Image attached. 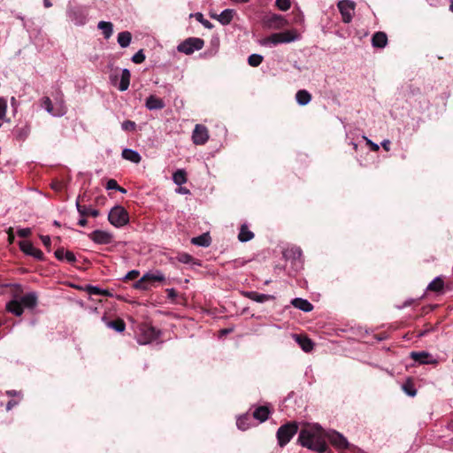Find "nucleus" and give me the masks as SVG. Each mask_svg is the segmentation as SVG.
<instances>
[{
	"mask_svg": "<svg viewBox=\"0 0 453 453\" xmlns=\"http://www.w3.org/2000/svg\"><path fill=\"white\" fill-rule=\"evenodd\" d=\"M130 77L131 73L128 69H123L121 73L120 82L119 85V89L120 91H126L130 84Z\"/></svg>",
	"mask_w": 453,
	"mask_h": 453,
	"instance_id": "28",
	"label": "nucleus"
},
{
	"mask_svg": "<svg viewBox=\"0 0 453 453\" xmlns=\"http://www.w3.org/2000/svg\"><path fill=\"white\" fill-rule=\"evenodd\" d=\"M236 426L242 431L249 429L250 426V418L248 415L239 417L236 421Z\"/></svg>",
	"mask_w": 453,
	"mask_h": 453,
	"instance_id": "34",
	"label": "nucleus"
},
{
	"mask_svg": "<svg viewBox=\"0 0 453 453\" xmlns=\"http://www.w3.org/2000/svg\"><path fill=\"white\" fill-rule=\"evenodd\" d=\"M338 8L344 23H349L353 18L355 4L352 1L342 0L338 3Z\"/></svg>",
	"mask_w": 453,
	"mask_h": 453,
	"instance_id": "8",
	"label": "nucleus"
},
{
	"mask_svg": "<svg viewBox=\"0 0 453 453\" xmlns=\"http://www.w3.org/2000/svg\"><path fill=\"white\" fill-rule=\"evenodd\" d=\"M250 297L257 303H265L266 301L273 299V296L265 295V294H259V293H256V292H251L250 294Z\"/></svg>",
	"mask_w": 453,
	"mask_h": 453,
	"instance_id": "35",
	"label": "nucleus"
},
{
	"mask_svg": "<svg viewBox=\"0 0 453 453\" xmlns=\"http://www.w3.org/2000/svg\"><path fill=\"white\" fill-rule=\"evenodd\" d=\"M381 146L385 150L388 151L390 150V142L388 140H384L381 142Z\"/></svg>",
	"mask_w": 453,
	"mask_h": 453,
	"instance_id": "60",
	"label": "nucleus"
},
{
	"mask_svg": "<svg viewBox=\"0 0 453 453\" xmlns=\"http://www.w3.org/2000/svg\"><path fill=\"white\" fill-rule=\"evenodd\" d=\"M6 311L14 314L15 316H21L23 314V306L20 301L12 300L6 303Z\"/></svg>",
	"mask_w": 453,
	"mask_h": 453,
	"instance_id": "22",
	"label": "nucleus"
},
{
	"mask_svg": "<svg viewBox=\"0 0 453 453\" xmlns=\"http://www.w3.org/2000/svg\"><path fill=\"white\" fill-rule=\"evenodd\" d=\"M42 107H43L49 113L52 115H57V113L54 112V108L52 105V102L50 97L45 96L42 99Z\"/></svg>",
	"mask_w": 453,
	"mask_h": 453,
	"instance_id": "39",
	"label": "nucleus"
},
{
	"mask_svg": "<svg viewBox=\"0 0 453 453\" xmlns=\"http://www.w3.org/2000/svg\"><path fill=\"white\" fill-rule=\"evenodd\" d=\"M298 442L309 449L324 453L327 449L326 433L318 424L309 425L301 429Z\"/></svg>",
	"mask_w": 453,
	"mask_h": 453,
	"instance_id": "1",
	"label": "nucleus"
},
{
	"mask_svg": "<svg viewBox=\"0 0 453 453\" xmlns=\"http://www.w3.org/2000/svg\"><path fill=\"white\" fill-rule=\"evenodd\" d=\"M291 304L295 308L299 309L300 311H303L304 312H309L313 310V305L308 300L299 297L294 298L291 301Z\"/></svg>",
	"mask_w": 453,
	"mask_h": 453,
	"instance_id": "20",
	"label": "nucleus"
},
{
	"mask_svg": "<svg viewBox=\"0 0 453 453\" xmlns=\"http://www.w3.org/2000/svg\"><path fill=\"white\" fill-rule=\"evenodd\" d=\"M40 239L42 240L43 245L47 248L48 250H50V237L49 235H40Z\"/></svg>",
	"mask_w": 453,
	"mask_h": 453,
	"instance_id": "52",
	"label": "nucleus"
},
{
	"mask_svg": "<svg viewBox=\"0 0 453 453\" xmlns=\"http://www.w3.org/2000/svg\"><path fill=\"white\" fill-rule=\"evenodd\" d=\"M443 288V281L440 277H436L433 281H431L427 286V290L430 291H440Z\"/></svg>",
	"mask_w": 453,
	"mask_h": 453,
	"instance_id": "36",
	"label": "nucleus"
},
{
	"mask_svg": "<svg viewBox=\"0 0 453 453\" xmlns=\"http://www.w3.org/2000/svg\"><path fill=\"white\" fill-rule=\"evenodd\" d=\"M191 243L201 247H208L211 244V237L208 233H205L192 238Z\"/></svg>",
	"mask_w": 453,
	"mask_h": 453,
	"instance_id": "29",
	"label": "nucleus"
},
{
	"mask_svg": "<svg viewBox=\"0 0 453 453\" xmlns=\"http://www.w3.org/2000/svg\"><path fill=\"white\" fill-rule=\"evenodd\" d=\"M122 157L135 164L140 163L142 160L140 154L131 149H124L122 150Z\"/></svg>",
	"mask_w": 453,
	"mask_h": 453,
	"instance_id": "27",
	"label": "nucleus"
},
{
	"mask_svg": "<svg viewBox=\"0 0 453 453\" xmlns=\"http://www.w3.org/2000/svg\"><path fill=\"white\" fill-rule=\"evenodd\" d=\"M410 357L415 361L422 365H435L437 364V359L426 351H412L410 354Z\"/></svg>",
	"mask_w": 453,
	"mask_h": 453,
	"instance_id": "12",
	"label": "nucleus"
},
{
	"mask_svg": "<svg viewBox=\"0 0 453 453\" xmlns=\"http://www.w3.org/2000/svg\"><path fill=\"white\" fill-rule=\"evenodd\" d=\"M260 45L265 47H273L280 44V41L277 38L276 33L270 35L259 41Z\"/></svg>",
	"mask_w": 453,
	"mask_h": 453,
	"instance_id": "31",
	"label": "nucleus"
},
{
	"mask_svg": "<svg viewBox=\"0 0 453 453\" xmlns=\"http://www.w3.org/2000/svg\"><path fill=\"white\" fill-rule=\"evenodd\" d=\"M108 220L112 226L121 227L129 222V214L123 206L116 205L109 212Z\"/></svg>",
	"mask_w": 453,
	"mask_h": 453,
	"instance_id": "3",
	"label": "nucleus"
},
{
	"mask_svg": "<svg viewBox=\"0 0 453 453\" xmlns=\"http://www.w3.org/2000/svg\"><path fill=\"white\" fill-rule=\"evenodd\" d=\"M365 140H366V143H367L368 145H370L371 150H372V151H378V150H379L380 147H379V145H378L377 143H375V142H372V141H371V140H369L368 138H365Z\"/></svg>",
	"mask_w": 453,
	"mask_h": 453,
	"instance_id": "55",
	"label": "nucleus"
},
{
	"mask_svg": "<svg viewBox=\"0 0 453 453\" xmlns=\"http://www.w3.org/2000/svg\"><path fill=\"white\" fill-rule=\"evenodd\" d=\"M173 180L175 184L180 186L184 183L187 182L188 179H187V173L185 170L183 169H179L177 170L173 174Z\"/></svg>",
	"mask_w": 453,
	"mask_h": 453,
	"instance_id": "33",
	"label": "nucleus"
},
{
	"mask_svg": "<svg viewBox=\"0 0 453 453\" xmlns=\"http://www.w3.org/2000/svg\"><path fill=\"white\" fill-rule=\"evenodd\" d=\"M18 404L17 401L10 400L6 404V410L11 411L14 406Z\"/></svg>",
	"mask_w": 453,
	"mask_h": 453,
	"instance_id": "58",
	"label": "nucleus"
},
{
	"mask_svg": "<svg viewBox=\"0 0 453 453\" xmlns=\"http://www.w3.org/2000/svg\"><path fill=\"white\" fill-rule=\"evenodd\" d=\"M6 394H7L8 395H10V396H15V395H19V393H18L17 391H15V390H8V391L6 392Z\"/></svg>",
	"mask_w": 453,
	"mask_h": 453,
	"instance_id": "63",
	"label": "nucleus"
},
{
	"mask_svg": "<svg viewBox=\"0 0 453 453\" xmlns=\"http://www.w3.org/2000/svg\"><path fill=\"white\" fill-rule=\"evenodd\" d=\"M86 290L89 295H101V296H110L108 290H104V289H101L98 287H95V286L89 285L87 287Z\"/></svg>",
	"mask_w": 453,
	"mask_h": 453,
	"instance_id": "37",
	"label": "nucleus"
},
{
	"mask_svg": "<svg viewBox=\"0 0 453 453\" xmlns=\"http://www.w3.org/2000/svg\"><path fill=\"white\" fill-rule=\"evenodd\" d=\"M280 43H289L298 40L299 35L296 30H286L280 33H276Z\"/></svg>",
	"mask_w": 453,
	"mask_h": 453,
	"instance_id": "16",
	"label": "nucleus"
},
{
	"mask_svg": "<svg viewBox=\"0 0 453 453\" xmlns=\"http://www.w3.org/2000/svg\"><path fill=\"white\" fill-rule=\"evenodd\" d=\"M88 237L97 244H110L113 239L111 234L103 230H95L88 234Z\"/></svg>",
	"mask_w": 453,
	"mask_h": 453,
	"instance_id": "14",
	"label": "nucleus"
},
{
	"mask_svg": "<svg viewBox=\"0 0 453 453\" xmlns=\"http://www.w3.org/2000/svg\"><path fill=\"white\" fill-rule=\"evenodd\" d=\"M178 259L183 264H189L194 260L193 257L188 253L180 254Z\"/></svg>",
	"mask_w": 453,
	"mask_h": 453,
	"instance_id": "47",
	"label": "nucleus"
},
{
	"mask_svg": "<svg viewBox=\"0 0 453 453\" xmlns=\"http://www.w3.org/2000/svg\"><path fill=\"white\" fill-rule=\"evenodd\" d=\"M403 388L405 393L411 396H414L416 395V390L409 388L407 385H403Z\"/></svg>",
	"mask_w": 453,
	"mask_h": 453,
	"instance_id": "56",
	"label": "nucleus"
},
{
	"mask_svg": "<svg viewBox=\"0 0 453 453\" xmlns=\"http://www.w3.org/2000/svg\"><path fill=\"white\" fill-rule=\"evenodd\" d=\"M264 24L271 29H280L286 26L287 20L279 14H269L264 19Z\"/></svg>",
	"mask_w": 453,
	"mask_h": 453,
	"instance_id": "9",
	"label": "nucleus"
},
{
	"mask_svg": "<svg viewBox=\"0 0 453 453\" xmlns=\"http://www.w3.org/2000/svg\"><path fill=\"white\" fill-rule=\"evenodd\" d=\"M165 280V275L161 272L145 273L139 280H137L134 287L141 290L150 289L155 282H164Z\"/></svg>",
	"mask_w": 453,
	"mask_h": 453,
	"instance_id": "4",
	"label": "nucleus"
},
{
	"mask_svg": "<svg viewBox=\"0 0 453 453\" xmlns=\"http://www.w3.org/2000/svg\"><path fill=\"white\" fill-rule=\"evenodd\" d=\"M234 14V11L228 9V23L232 20Z\"/></svg>",
	"mask_w": 453,
	"mask_h": 453,
	"instance_id": "62",
	"label": "nucleus"
},
{
	"mask_svg": "<svg viewBox=\"0 0 453 453\" xmlns=\"http://www.w3.org/2000/svg\"><path fill=\"white\" fill-rule=\"evenodd\" d=\"M296 100L299 105L304 106L311 101V95L306 89H301L296 92Z\"/></svg>",
	"mask_w": 453,
	"mask_h": 453,
	"instance_id": "24",
	"label": "nucleus"
},
{
	"mask_svg": "<svg viewBox=\"0 0 453 453\" xmlns=\"http://www.w3.org/2000/svg\"><path fill=\"white\" fill-rule=\"evenodd\" d=\"M293 337L303 351L310 352L313 349L314 343L310 338L299 334H294Z\"/></svg>",
	"mask_w": 453,
	"mask_h": 453,
	"instance_id": "19",
	"label": "nucleus"
},
{
	"mask_svg": "<svg viewBox=\"0 0 453 453\" xmlns=\"http://www.w3.org/2000/svg\"><path fill=\"white\" fill-rule=\"evenodd\" d=\"M189 17L190 18L194 17L197 21L202 23L206 28H211L212 27V24L209 20L205 19L203 18V15L201 12H196V13H194V14H190Z\"/></svg>",
	"mask_w": 453,
	"mask_h": 453,
	"instance_id": "40",
	"label": "nucleus"
},
{
	"mask_svg": "<svg viewBox=\"0 0 453 453\" xmlns=\"http://www.w3.org/2000/svg\"><path fill=\"white\" fill-rule=\"evenodd\" d=\"M204 45V41L197 37H189L180 43L177 47L180 52L187 55L192 54L195 50H201Z\"/></svg>",
	"mask_w": 453,
	"mask_h": 453,
	"instance_id": "6",
	"label": "nucleus"
},
{
	"mask_svg": "<svg viewBox=\"0 0 453 453\" xmlns=\"http://www.w3.org/2000/svg\"><path fill=\"white\" fill-rule=\"evenodd\" d=\"M139 275H140L139 271L132 270V271L127 273V274L126 275L125 279L127 280H135L136 278H138Z\"/></svg>",
	"mask_w": 453,
	"mask_h": 453,
	"instance_id": "49",
	"label": "nucleus"
},
{
	"mask_svg": "<svg viewBox=\"0 0 453 453\" xmlns=\"http://www.w3.org/2000/svg\"><path fill=\"white\" fill-rule=\"evenodd\" d=\"M132 40V35L128 31L120 32L118 35V42L122 48L127 47Z\"/></svg>",
	"mask_w": 453,
	"mask_h": 453,
	"instance_id": "32",
	"label": "nucleus"
},
{
	"mask_svg": "<svg viewBox=\"0 0 453 453\" xmlns=\"http://www.w3.org/2000/svg\"><path fill=\"white\" fill-rule=\"evenodd\" d=\"M211 17L213 19H217L222 25L226 24V9L222 11L219 15L215 12H211Z\"/></svg>",
	"mask_w": 453,
	"mask_h": 453,
	"instance_id": "41",
	"label": "nucleus"
},
{
	"mask_svg": "<svg viewBox=\"0 0 453 453\" xmlns=\"http://www.w3.org/2000/svg\"><path fill=\"white\" fill-rule=\"evenodd\" d=\"M166 292H167V296H168L169 299L174 300L177 297V292H176L175 289H173V288H167Z\"/></svg>",
	"mask_w": 453,
	"mask_h": 453,
	"instance_id": "54",
	"label": "nucleus"
},
{
	"mask_svg": "<svg viewBox=\"0 0 453 453\" xmlns=\"http://www.w3.org/2000/svg\"><path fill=\"white\" fill-rule=\"evenodd\" d=\"M19 249L26 255L31 256L39 261H44L45 257L42 251L35 247L29 241H20L19 242Z\"/></svg>",
	"mask_w": 453,
	"mask_h": 453,
	"instance_id": "7",
	"label": "nucleus"
},
{
	"mask_svg": "<svg viewBox=\"0 0 453 453\" xmlns=\"http://www.w3.org/2000/svg\"><path fill=\"white\" fill-rule=\"evenodd\" d=\"M272 411L268 405L256 407L253 411L252 416L255 419L260 423L265 422L268 419Z\"/></svg>",
	"mask_w": 453,
	"mask_h": 453,
	"instance_id": "15",
	"label": "nucleus"
},
{
	"mask_svg": "<svg viewBox=\"0 0 453 453\" xmlns=\"http://www.w3.org/2000/svg\"><path fill=\"white\" fill-rule=\"evenodd\" d=\"M145 106L150 111L162 110L163 108H165V104L163 101V99L154 95H151L146 99Z\"/></svg>",
	"mask_w": 453,
	"mask_h": 453,
	"instance_id": "18",
	"label": "nucleus"
},
{
	"mask_svg": "<svg viewBox=\"0 0 453 453\" xmlns=\"http://www.w3.org/2000/svg\"><path fill=\"white\" fill-rule=\"evenodd\" d=\"M159 336V331L154 326L149 324H142L139 326V334L137 336V342L139 344H148L157 339Z\"/></svg>",
	"mask_w": 453,
	"mask_h": 453,
	"instance_id": "5",
	"label": "nucleus"
},
{
	"mask_svg": "<svg viewBox=\"0 0 453 453\" xmlns=\"http://www.w3.org/2000/svg\"><path fill=\"white\" fill-rule=\"evenodd\" d=\"M136 128V123L132 120H126L122 123V129L125 131H134Z\"/></svg>",
	"mask_w": 453,
	"mask_h": 453,
	"instance_id": "46",
	"label": "nucleus"
},
{
	"mask_svg": "<svg viewBox=\"0 0 453 453\" xmlns=\"http://www.w3.org/2000/svg\"><path fill=\"white\" fill-rule=\"evenodd\" d=\"M145 60V55L142 50L137 51L132 58V61L135 64H141Z\"/></svg>",
	"mask_w": 453,
	"mask_h": 453,
	"instance_id": "44",
	"label": "nucleus"
},
{
	"mask_svg": "<svg viewBox=\"0 0 453 453\" xmlns=\"http://www.w3.org/2000/svg\"><path fill=\"white\" fill-rule=\"evenodd\" d=\"M65 251L64 248H62V247L58 248L54 253L56 258L60 261L65 259Z\"/></svg>",
	"mask_w": 453,
	"mask_h": 453,
	"instance_id": "51",
	"label": "nucleus"
},
{
	"mask_svg": "<svg viewBox=\"0 0 453 453\" xmlns=\"http://www.w3.org/2000/svg\"><path fill=\"white\" fill-rule=\"evenodd\" d=\"M70 19L77 26H82L87 22V11L82 7H73L68 12Z\"/></svg>",
	"mask_w": 453,
	"mask_h": 453,
	"instance_id": "10",
	"label": "nucleus"
},
{
	"mask_svg": "<svg viewBox=\"0 0 453 453\" xmlns=\"http://www.w3.org/2000/svg\"><path fill=\"white\" fill-rule=\"evenodd\" d=\"M255 234L249 229L247 224H242L238 234V240L241 242H247L254 238Z\"/></svg>",
	"mask_w": 453,
	"mask_h": 453,
	"instance_id": "23",
	"label": "nucleus"
},
{
	"mask_svg": "<svg viewBox=\"0 0 453 453\" xmlns=\"http://www.w3.org/2000/svg\"><path fill=\"white\" fill-rule=\"evenodd\" d=\"M98 29L102 30L105 39H109L113 32V25L111 22L100 21L97 25Z\"/></svg>",
	"mask_w": 453,
	"mask_h": 453,
	"instance_id": "30",
	"label": "nucleus"
},
{
	"mask_svg": "<svg viewBox=\"0 0 453 453\" xmlns=\"http://www.w3.org/2000/svg\"><path fill=\"white\" fill-rule=\"evenodd\" d=\"M208 138L209 134L207 128L203 125H196L192 134L194 143L197 145L204 144Z\"/></svg>",
	"mask_w": 453,
	"mask_h": 453,
	"instance_id": "13",
	"label": "nucleus"
},
{
	"mask_svg": "<svg viewBox=\"0 0 453 453\" xmlns=\"http://www.w3.org/2000/svg\"><path fill=\"white\" fill-rule=\"evenodd\" d=\"M103 320L105 321L108 327L112 328L119 333H122L126 329V323L120 318L111 321H106V317L104 316Z\"/></svg>",
	"mask_w": 453,
	"mask_h": 453,
	"instance_id": "26",
	"label": "nucleus"
},
{
	"mask_svg": "<svg viewBox=\"0 0 453 453\" xmlns=\"http://www.w3.org/2000/svg\"><path fill=\"white\" fill-rule=\"evenodd\" d=\"M387 42L388 37L383 32L375 33L372 38V46L376 48H384L387 45Z\"/></svg>",
	"mask_w": 453,
	"mask_h": 453,
	"instance_id": "25",
	"label": "nucleus"
},
{
	"mask_svg": "<svg viewBox=\"0 0 453 453\" xmlns=\"http://www.w3.org/2000/svg\"><path fill=\"white\" fill-rule=\"evenodd\" d=\"M276 6L280 11H288L290 8V0H276Z\"/></svg>",
	"mask_w": 453,
	"mask_h": 453,
	"instance_id": "43",
	"label": "nucleus"
},
{
	"mask_svg": "<svg viewBox=\"0 0 453 453\" xmlns=\"http://www.w3.org/2000/svg\"><path fill=\"white\" fill-rule=\"evenodd\" d=\"M7 234H8V241H9V242L12 243L14 242V238H15L12 227H10L8 229Z\"/></svg>",
	"mask_w": 453,
	"mask_h": 453,
	"instance_id": "57",
	"label": "nucleus"
},
{
	"mask_svg": "<svg viewBox=\"0 0 453 453\" xmlns=\"http://www.w3.org/2000/svg\"><path fill=\"white\" fill-rule=\"evenodd\" d=\"M7 110V100L4 97H0V119L5 117Z\"/></svg>",
	"mask_w": 453,
	"mask_h": 453,
	"instance_id": "45",
	"label": "nucleus"
},
{
	"mask_svg": "<svg viewBox=\"0 0 453 453\" xmlns=\"http://www.w3.org/2000/svg\"><path fill=\"white\" fill-rule=\"evenodd\" d=\"M65 259L68 263H70L73 265H74L75 262L77 261L75 255L72 251H69V250L65 251Z\"/></svg>",
	"mask_w": 453,
	"mask_h": 453,
	"instance_id": "48",
	"label": "nucleus"
},
{
	"mask_svg": "<svg viewBox=\"0 0 453 453\" xmlns=\"http://www.w3.org/2000/svg\"><path fill=\"white\" fill-rule=\"evenodd\" d=\"M20 302L23 307L33 309L37 305V295L35 292L24 295Z\"/></svg>",
	"mask_w": 453,
	"mask_h": 453,
	"instance_id": "21",
	"label": "nucleus"
},
{
	"mask_svg": "<svg viewBox=\"0 0 453 453\" xmlns=\"http://www.w3.org/2000/svg\"><path fill=\"white\" fill-rule=\"evenodd\" d=\"M326 438L337 449H347L349 447L347 439L336 431L326 433Z\"/></svg>",
	"mask_w": 453,
	"mask_h": 453,
	"instance_id": "11",
	"label": "nucleus"
},
{
	"mask_svg": "<svg viewBox=\"0 0 453 453\" xmlns=\"http://www.w3.org/2000/svg\"><path fill=\"white\" fill-rule=\"evenodd\" d=\"M50 187L56 192H61V191H63L65 189V184L63 181H61V180H54L51 182Z\"/></svg>",
	"mask_w": 453,
	"mask_h": 453,
	"instance_id": "42",
	"label": "nucleus"
},
{
	"mask_svg": "<svg viewBox=\"0 0 453 453\" xmlns=\"http://www.w3.org/2000/svg\"><path fill=\"white\" fill-rule=\"evenodd\" d=\"M263 56L260 54H251L248 58V63L253 67L258 66L263 61Z\"/></svg>",
	"mask_w": 453,
	"mask_h": 453,
	"instance_id": "38",
	"label": "nucleus"
},
{
	"mask_svg": "<svg viewBox=\"0 0 453 453\" xmlns=\"http://www.w3.org/2000/svg\"><path fill=\"white\" fill-rule=\"evenodd\" d=\"M78 225L81 226H86L88 225V220L85 219V217H82L79 221Z\"/></svg>",
	"mask_w": 453,
	"mask_h": 453,
	"instance_id": "61",
	"label": "nucleus"
},
{
	"mask_svg": "<svg viewBox=\"0 0 453 453\" xmlns=\"http://www.w3.org/2000/svg\"><path fill=\"white\" fill-rule=\"evenodd\" d=\"M219 337H222L224 335H226V328H222L219 331Z\"/></svg>",
	"mask_w": 453,
	"mask_h": 453,
	"instance_id": "64",
	"label": "nucleus"
},
{
	"mask_svg": "<svg viewBox=\"0 0 453 453\" xmlns=\"http://www.w3.org/2000/svg\"><path fill=\"white\" fill-rule=\"evenodd\" d=\"M31 234L30 228H21L18 230V235L22 238H27Z\"/></svg>",
	"mask_w": 453,
	"mask_h": 453,
	"instance_id": "53",
	"label": "nucleus"
},
{
	"mask_svg": "<svg viewBox=\"0 0 453 453\" xmlns=\"http://www.w3.org/2000/svg\"><path fill=\"white\" fill-rule=\"evenodd\" d=\"M295 257L300 258L302 256V250L299 248H294L291 250Z\"/></svg>",
	"mask_w": 453,
	"mask_h": 453,
	"instance_id": "59",
	"label": "nucleus"
},
{
	"mask_svg": "<svg viewBox=\"0 0 453 453\" xmlns=\"http://www.w3.org/2000/svg\"><path fill=\"white\" fill-rule=\"evenodd\" d=\"M80 198L81 196L77 197L76 207L78 212L81 217L91 216L93 218H96L99 216L100 212L98 210L87 207L86 205H82L81 203H80Z\"/></svg>",
	"mask_w": 453,
	"mask_h": 453,
	"instance_id": "17",
	"label": "nucleus"
},
{
	"mask_svg": "<svg viewBox=\"0 0 453 453\" xmlns=\"http://www.w3.org/2000/svg\"><path fill=\"white\" fill-rule=\"evenodd\" d=\"M298 426L296 422H289L279 427L277 431L278 444L280 447L286 446L293 436L297 433Z\"/></svg>",
	"mask_w": 453,
	"mask_h": 453,
	"instance_id": "2",
	"label": "nucleus"
},
{
	"mask_svg": "<svg viewBox=\"0 0 453 453\" xmlns=\"http://www.w3.org/2000/svg\"><path fill=\"white\" fill-rule=\"evenodd\" d=\"M106 188L107 189H116L117 190L118 188H119V185L118 184V182L114 179H110L107 181Z\"/></svg>",
	"mask_w": 453,
	"mask_h": 453,
	"instance_id": "50",
	"label": "nucleus"
}]
</instances>
